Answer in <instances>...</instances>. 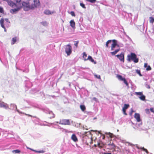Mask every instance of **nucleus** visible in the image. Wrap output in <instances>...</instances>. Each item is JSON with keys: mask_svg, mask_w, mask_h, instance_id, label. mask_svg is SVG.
Returning a JSON list of instances; mask_svg holds the SVG:
<instances>
[{"mask_svg": "<svg viewBox=\"0 0 154 154\" xmlns=\"http://www.w3.org/2000/svg\"><path fill=\"white\" fill-rule=\"evenodd\" d=\"M127 60L128 62L132 60L135 63H137L139 61V59L137 58L136 54L133 53H131L130 54L128 55Z\"/></svg>", "mask_w": 154, "mask_h": 154, "instance_id": "1", "label": "nucleus"}, {"mask_svg": "<svg viewBox=\"0 0 154 154\" xmlns=\"http://www.w3.org/2000/svg\"><path fill=\"white\" fill-rule=\"evenodd\" d=\"M112 41V44L111 46V50H113L115 48L116 46L117 45V41L116 40L114 39L112 40H108L106 43V48H108V44L111 42Z\"/></svg>", "mask_w": 154, "mask_h": 154, "instance_id": "2", "label": "nucleus"}, {"mask_svg": "<svg viewBox=\"0 0 154 154\" xmlns=\"http://www.w3.org/2000/svg\"><path fill=\"white\" fill-rule=\"evenodd\" d=\"M65 51L68 56H69L72 53V47L69 45L66 46Z\"/></svg>", "mask_w": 154, "mask_h": 154, "instance_id": "3", "label": "nucleus"}, {"mask_svg": "<svg viewBox=\"0 0 154 154\" xmlns=\"http://www.w3.org/2000/svg\"><path fill=\"white\" fill-rule=\"evenodd\" d=\"M117 77L119 80L121 81H123L127 86H128L129 84L127 82L125 78H123L122 75H117Z\"/></svg>", "mask_w": 154, "mask_h": 154, "instance_id": "4", "label": "nucleus"}, {"mask_svg": "<svg viewBox=\"0 0 154 154\" xmlns=\"http://www.w3.org/2000/svg\"><path fill=\"white\" fill-rule=\"evenodd\" d=\"M22 5L25 10H28L29 9L34 8V7H32V6H30L29 3H27L25 2H23L22 3Z\"/></svg>", "mask_w": 154, "mask_h": 154, "instance_id": "5", "label": "nucleus"}, {"mask_svg": "<svg viewBox=\"0 0 154 154\" xmlns=\"http://www.w3.org/2000/svg\"><path fill=\"white\" fill-rule=\"evenodd\" d=\"M60 124L61 125H69L70 123L69 119H62L60 120Z\"/></svg>", "mask_w": 154, "mask_h": 154, "instance_id": "6", "label": "nucleus"}, {"mask_svg": "<svg viewBox=\"0 0 154 154\" xmlns=\"http://www.w3.org/2000/svg\"><path fill=\"white\" fill-rule=\"evenodd\" d=\"M116 56L121 61L123 62H124V54L123 52L121 53L120 54L116 55Z\"/></svg>", "mask_w": 154, "mask_h": 154, "instance_id": "7", "label": "nucleus"}, {"mask_svg": "<svg viewBox=\"0 0 154 154\" xmlns=\"http://www.w3.org/2000/svg\"><path fill=\"white\" fill-rule=\"evenodd\" d=\"M108 146H109V148L110 149H115V148L116 147V146L112 142H111L108 144Z\"/></svg>", "mask_w": 154, "mask_h": 154, "instance_id": "8", "label": "nucleus"}, {"mask_svg": "<svg viewBox=\"0 0 154 154\" xmlns=\"http://www.w3.org/2000/svg\"><path fill=\"white\" fill-rule=\"evenodd\" d=\"M40 5V3L39 0H34V5H32V7L36 8L39 6Z\"/></svg>", "mask_w": 154, "mask_h": 154, "instance_id": "9", "label": "nucleus"}, {"mask_svg": "<svg viewBox=\"0 0 154 154\" xmlns=\"http://www.w3.org/2000/svg\"><path fill=\"white\" fill-rule=\"evenodd\" d=\"M7 2L8 5L12 8H15V7L17 6L16 3H14L11 0H8L7 1Z\"/></svg>", "mask_w": 154, "mask_h": 154, "instance_id": "10", "label": "nucleus"}, {"mask_svg": "<svg viewBox=\"0 0 154 154\" xmlns=\"http://www.w3.org/2000/svg\"><path fill=\"white\" fill-rule=\"evenodd\" d=\"M15 8H16L13 9H11L10 10L11 13L12 14H14V13L18 11L20 8H21V7L19 6H16L15 7Z\"/></svg>", "mask_w": 154, "mask_h": 154, "instance_id": "11", "label": "nucleus"}, {"mask_svg": "<svg viewBox=\"0 0 154 154\" xmlns=\"http://www.w3.org/2000/svg\"><path fill=\"white\" fill-rule=\"evenodd\" d=\"M134 117V118L136 119L137 122H140L141 120L140 119V115L139 114L135 113Z\"/></svg>", "mask_w": 154, "mask_h": 154, "instance_id": "12", "label": "nucleus"}, {"mask_svg": "<svg viewBox=\"0 0 154 154\" xmlns=\"http://www.w3.org/2000/svg\"><path fill=\"white\" fill-rule=\"evenodd\" d=\"M4 20L3 18H2L0 20V23L1 24V26L2 27V28H3L4 29H5V31H6L5 28L4 26Z\"/></svg>", "mask_w": 154, "mask_h": 154, "instance_id": "13", "label": "nucleus"}, {"mask_svg": "<svg viewBox=\"0 0 154 154\" xmlns=\"http://www.w3.org/2000/svg\"><path fill=\"white\" fill-rule=\"evenodd\" d=\"M48 116L49 118L51 119L54 118L55 117V115L52 112L49 111L48 112Z\"/></svg>", "mask_w": 154, "mask_h": 154, "instance_id": "14", "label": "nucleus"}, {"mask_svg": "<svg viewBox=\"0 0 154 154\" xmlns=\"http://www.w3.org/2000/svg\"><path fill=\"white\" fill-rule=\"evenodd\" d=\"M71 139L75 142H76L78 140L77 137L75 134H73L72 135Z\"/></svg>", "mask_w": 154, "mask_h": 154, "instance_id": "15", "label": "nucleus"}, {"mask_svg": "<svg viewBox=\"0 0 154 154\" xmlns=\"http://www.w3.org/2000/svg\"><path fill=\"white\" fill-rule=\"evenodd\" d=\"M70 26L73 28H75V23L73 20H71L70 21Z\"/></svg>", "mask_w": 154, "mask_h": 154, "instance_id": "16", "label": "nucleus"}, {"mask_svg": "<svg viewBox=\"0 0 154 154\" xmlns=\"http://www.w3.org/2000/svg\"><path fill=\"white\" fill-rule=\"evenodd\" d=\"M16 2V4L17 6H19L21 7V0H14Z\"/></svg>", "mask_w": 154, "mask_h": 154, "instance_id": "17", "label": "nucleus"}, {"mask_svg": "<svg viewBox=\"0 0 154 154\" xmlns=\"http://www.w3.org/2000/svg\"><path fill=\"white\" fill-rule=\"evenodd\" d=\"M53 12L50 11L49 10H46L44 12V13L46 15L51 14L53 13Z\"/></svg>", "mask_w": 154, "mask_h": 154, "instance_id": "18", "label": "nucleus"}, {"mask_svg": "<svg viewBox=\"0 0 154 154\" xmlns=\"http://www.w3.org/2000/svg\"><path fill=\"white\" fill-rule=\"evenodd\" d=\"M29 149H30L31 150H32V151H34L35 152H37V153H43L45 152L43 150H40V151H37V150H34L31 148H29Z\"/></svg>", "mask_w": 154, "mask_h": 154, "instance_id": "19", "label": "nucleus"}, {"mask_svg": "<svg viewBox=\"0 0 154 154\" xmlns=\"http://www.w3.org/2000/svg\"><path fill=\"white\" fill-rule=\"evenodd\" d=\"M120 50V49H117L115 51L112 52H111V54L112 55H115L118 51Z\"/></svg>", "mask_w": 154, "mask_h": 154, "instance_id": "20", "label": "nucleus"}, {"mask_svg": "<svg viewBox=\"0 0 154 154\" xmlns=\"http://www.w3.org/2000/svg\"><path fill=\"white\" fill-rule=\"evenodd\" d=\"M87 55L86 53L85 52H84L83 53V57L85 61L88 60L87 58Z\"/></svg>", "mask_w": 154, "mask_h": 154, "instance_id": "21", "label": "nucleus"}, {"mask_svg": "<svg viewBox=\"0 0 154 154\" xmlns=\"http://www.w3.org/2000/svg\"><path fill=\"white\" fill-rule=\"evenodd\" d=\"M87 59L88 60H89L92 63L94 62V60L92 58V57L91 56H89L88 57V58H87Z\"/></svg>", "mask_w": 154, "mask_h": 154, "instance_id": "22", "label": "nucleus"}, {"mask_svg": "<svg viewBox=\"0 0 154 154\" xmlns=\"http://www.w3.org/2000/svg\"><path fill=\"white\" fill-rule=\"evenodd\" d=\"M139 98L143 101H144L145 100V96L143 94L140 96H139Z\"/></svg>", "mask_w": 154, "mask_h": 154, "instance_id": "23", "label": "nucleus"}, {"mask_svg": "<svg viewBox=\"0 0 154 154\" xmlns=\"http://www.w3.org/2000/svg\"><path fill=\"white\" fill-rule=\"evenodd\" d=\"M80 108L83 111H84L86 109V107L84 105H81Z\"/></svg>", "mask_w": 154, "mask_h": 154, "instance_id": "24", "label": "nucleus"}, {"mask_svg": "<svg viewBox=\"0 0 154 154\" xmlns=\"http://www.w3.org/2000/svg\"><path fill=\"white\" fill-rule=\"evenodd\" d=\"M104 146V144L101 142H100L98 143V147L100 148H101L102 147H103Z\"/></svg>", "mask_w": 154, "mask_h": 154, "instance_id": "25", "label": "nucleus"}, {"mask_svg": "<svg viewBox=\"0 0 154 154\" xmlns=\"http://www.w3.org/2000/svg\"><path fill=\"white\" fill-rule=\"evenodd\" d=\"M12 152L14 153H19L20 152V151L18 149L14 150H13Z\"/></svg>", "mask_w": 154, "mask_h": 154, "instance_id": "26", "label": "nucleus"}, {"mask_svg": "<svg viewBox=\"0 0 154 154\" xmlns=\"http://www.w3.org/2000/svg\"><path fill=\"white\" fill-rule=\"evenodd\" d=\"M149 18L150 23L153 24L154 22V18L152 17H150Z\"/></svg>", "mask_w": 154, "mask_h": 154, "instance_id": "27", "label": "nucleus"}, {"mask_svg": "<svg viewBox=\"0 0 154 154\" xmlns=\"http://www.w3.org/2000/svg\"><path fill=\"white\" fill-rule=\"evenodd\" d=\"M107 134L108 137H110L111 138H112L114 137V135L110 133H109L108 134Z\"/></svg>", "mask_w": 154, "mask_h": 154, "instance_id": "28", "label": "nucleus"}, {"mask_svg": "<svg viewBox=\"0 0 154 154\" xmlns=\"http://www.w3.org/2000/svg\"><path fill=\"white\" fill-rule=\"evenodd\" d=\"M17 38L16 37H15L13 38L12 40V44L13 45L14 44H15V43L17 41Z\"/></svg>", "mask_w": 154, "mask_h": 154, "instance_id": "29", "label": "nucleus"}, {"mask_svg": "<svg viewBox=\"0 0 154 154\" xmlns=\"http://www.w3.org/2000/svg\"><path fill=\"white\" fill-rule=\"evenodd\" d=\"M138 149H142L143 151H144L147 154H148L149 153V152L147 150V149L145 148H144V147H140V148H138Z\"/></svg>", "mask_w": 154, "mask_h": 154, "instance_id": "30", "label": "nucleus"}, {"mask_svg": "<svg viewBox=\"0 0 154 154\" xmlns=\"http://www.w3.org/2000/svg\"><path fill=\"white\" fill-rule=\"evenodd\" d=\"M138 149H142L143 151H144L147 154H148L149 153V152L147 150V149L145 148H144V147H140V148H138Z\"/></svg>", "mask_w": 154, "mask_h": 154, "instance_id": "31", "label": "nucleus"}, {"mask_svg": "<svg viewBox=\"0 0 154 154\" xmlns=\"http://www.w3.org/2000/svg\"><path fill=\"white\" fill-rule=\"evenodd\" d=\"M129 106H130L129 104H125L123 107V109H127L129 107Z\"/></svg>", "mask_w": 154, "mask_h": 154, "instance_id": "32", "label": "nucleus"}, {"mask_svg": "<svg viewBox=\"0 0 154 154\" xmlns=\"http://www.w3.org/2000/svg\"><path fill=\"white\" fill-rule=\"evenodd\" d=\"M135 94L137 95H139L140 96H140L143 95L142 92H136Z\"/></svg>", "mask_w": 154, "mask_h": 154, "instance_id": "33", "label": "nucleus"}, {"mask_svg": "<svg viewBox=\"0 0 154 154\" xmlns=\"http://www.w3.org/2000/svg\"><path fill=\"white\" fill-rule=\"evenodd\" d=\"M86 1L90 2L91 3H95L96 2V0H85Z\"/></svg>", "mask_w": 154, "mask_h": 154, "instance_id": "34", "label": "nucleus"}, {"mask_svg": "<svg viewBox=\"0 0 154 154\" xmlns=\"http://www.w3.org/2000/svg\"><path fill=\"white\" fill-rule=\"evenodd\" d=\"M79 41L74 42V45L75 46L76 48L78 47V45L79 43Z\"/></svg>", "mask_w": 154, "mask_h": 154, "instance_id": "35", "label": "nucleus"}, {"mask_svg": "<svg viewBox=\"0 0 154 154\" xmlns=\"http://www.w3.org/2000/svg\"><path fill=\"white\" fill-rule=\"evenodd\" d=\"M80 5L83 8L85 9L86 7L85 6V5L83 3H80Z\"/></svg>", "mask_w": 154, "mask_h": 154, "instance_id": "36", "label": "nucleus"}, {"mask_svg": "<svg viewBox=\"0 0 154 154\" xmlns=\"http://www.w3.org/2000/svg\"><path fill=\"white\" fill-rule=\"evenodd\" d=\"M136 72L137 73V74H139V75L140 76H142V75L141 74L140 70H138V69H137V70H136Z\"/></svg>", "mask_w": 154, "mask_h": 154, "instance_id": "37", "label": "nucleus"}, {"mask_svg": "<svg viewBox=\"0 0 154 154\" xmlns=\"http://www.w3.org/2000/svg\"><path fill=\"white\" fill-rule=\"evenodd\" d=\"M94 76H95V77H96L97 79H101L100 76V75H97L96 74H94Z\"/></svg>", "mask_w": 154, "mask_h": 154, "instance_id": "38", "label": "nucleus"}, {"mask_svg": "<svg viewBox=\"0 0 154 154\" xmlns=\"http://www.w3.org/2000/svg\"><path fill=\"white\" fill-rule=\"evenodd\" d=\"M149 109H145V112L147 114H149L150 113V111Z\"/></svg>", "mask_w": 154, "mask_h": 154, "instance_id": "39", "label": "nucleus"}, {"mask_svg": "<svg viewBox=\"0 0 154 154\" xmlns=\"http://www.w3.org/2000/svg\"><path fill=\"white\" fill-rule=\"evenodd\" d=\"M151 67L149 66H147V67L146 68V70L147 71H149L151 70Z\"/></svg>", "mask_w": 154, "mask_h": 154, "instance_id": "40", "label": "nucleus"}, {"mask_svg": "<svg viewBox=\"0 0 154 154\" xmlns=\"http://www.w3.org/2000/svg\"><path fill=\"white\" fill-rule=\"evenodd\" d=\"M70 14L72 16H73V17H75V13L73 11H71L70 12Z\"/></svg>", "mask_w": 154, "mask_h": 154, "instance_id": "41", "label": "nucleus"}, {"mask_svg": "<svg viewBox=\"0 0 154 154\" xmlns=\"http://www.w3.org/2000/svg\"><path fill=\"white\" fill-rule=\"evenodd\" d=\"M150 110L152 112L154 113V108H151L150 109Z\"/></svg>", "mask_w": 154, "mask_h": 154, "instance_id": "42", "label": "nucleus"}, {"mask_svg": "<svg viewBox=\"0 0 154 154\" xmlns=\"http://www.w3.org/2000/svg\"><path fill=\"white\" fill-rule=\"evenodd\" d=\"M122 111H123V113L125 115H127V113H126V109H123L122 108Z\"/></svg>", "mask_w": 154, "mask_h": 154, "instance_id": "43", "label": "nucleus"}, {"mask_svg": "<svg viewBox=\"0 0 154 154\" xmlns=\"http://www.w3.org/2000/svg\"><path fill=\"white\" fill-rule=\"evenodd\" d=\"M3 10L2 8L0 7V12L1 13H3Z\"/></svg>", "mask_w": 154, "mask_h": 154, "instance_id": "44", "label": "nucleus"}, {"mask_svg": "<svg viewBox=\"0 0 154 154\" xmlns=\"http://www.w3.org/2000/svg\"><path fill=\"white\" fill-rule=\"evenodd\" d=\"M24 114L26 115H27V116H29V117H32V115H29V114H26V113H24Z\"/></svg>", "mask_w": 154, "mask_h": 154, "instance_id": "45", "label": "nucleus"}, {"mask_svg": "<svg viewBox=\"0 0 154 154\" xmlns=\"http://www.w3.org/2000/svg\"><path fill=\"white\" fill-rule=\"evenodd\" d=\"M147 66V63H145L144 64V67L146 68Z\"/></svg>", "mask_w": 154, "mask_h": 154, "instance_id": "46", "label": "nucleus"}, {"mask_svg": "<svg viewBox=\"0 0 154 154\" xmlns=\"http://www.w3.org/2000/svg\"><path fill=\"white\" fill-rule=\"evenodd\" d=\"M105 138V136L104 135H103L102 136V138L103 139H104Z\"/></svg>", "mask_w": 154, "mask_h": 154, "instance_id": "47", "label": "nucleus"}, {"mask_svg": "<svg viewBox=\"0 0 154 154\" xmlns=\"http://www.w3.org/2000/svg\"><path fill=\"white\" fill-rule=\"evenodd\" d=\"M1 106L2 107H4L5 108H6L7 107V106H5V105H2Z\"/></svg>", "mask_w": 154, "mask_h": 154, "instance_id": "48", "label": "nucleus"}, {"mask_svg": "<svg viewBox=\"0 0 154 154\" xmlns=\"http://www.w3.org/2000/svg\"><path fill=\"white\" fill-rule=\"evenodd\" d=\"M102 154H111V153H103Z\"/></svg>", "mask_w": 154, "mask_h": 154, "instance_id": "49", "label": "nucleus"}, {"mask_svg": "<svg viewBox=\"0 0 154 154\" xmlns=\"http://www.w3.org/2000/svg\"><path fill=\"white\" fill-rule=\"evenodd\" d=\"M46 23V22H45V23H44V22H42V24H44V23Z\"/></svg>", "mask_w": 154, "mask_h": 154, "instance_id": "50", "label": "nucleus"}, {"mask_svg": "<svg viewBox=\"0 0 154 154\" xmlns=\"http://www.w3.org/2000/svg\"><path fill=\"white\" fill-rule=\"evenodd\" d=\"M5 20H6L7 21L8 20V19H5Z\"/></svg>", "mask_w": 154, "mask_h": 154, "instance_id": "51", "label": "nucleus"}, {"mask_svg": "<svg viewBox=\"0 0 154 154\" xmlns=\"http://www.w3.org/2000/svg\"><path fill=\"white\" fill-rule=\"evenodd\" d=\"M131 114H132V113H131Z\"/></svg>", "mask_w": 154, "mask_h": 154, "instance_id": "52", "label": "nucleus"}]
</instances>
